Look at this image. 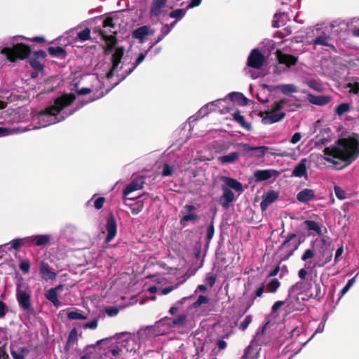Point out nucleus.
Instances as JSON below:
<instances>
[{
  "mask_svg": "<svg viewBox=\"0 0 359 359\" xmlns=\"http://www.w3.org/2000/svg\"><path fill=\"white\" fill-rule=\"evenodd\" d=\"M297 291H300L306 297L302 298L304 301L314 299L319 302L325 294V289L322 290L320 283H317L316 280H313V278L300 280L292 285L289 289V296Z\"/></svg>",
  "mask_w": 359,
  "mask_h": 359,
  "instance_id": "nucleus-3",
  "label": "nucleus"
},
{
  "mask_svg": "<svg viewBox=\"0 0 359 359\" xmlns=\"http://www.w3.org/2000/svg\"><path fill=\"white\" fill-rule=\"evenodd\" d=\"M296 237H297V234H296V233H292L289 234V235L286 237V238H285V240L283 241V243H282L281 247H282V248H287V247H289V246H290V242L292 239H294V238H296Z\"/></svg>",
  "mask_w": 359,
  "mask_h": 359,
  "instance_id": "nucleus-63",
  "label": "nucleus"
},
{
  "mask_svg": "<svg viewBox=\"0 0 359 359\" xmlns=\"http://www.w3.org/2000/svg\"><path fill=\"white\" fill-rule=\"evenodd\" d=\"M229 97L232 101H236L242 104L241 102H245L247 98L241 93L233 92L229 94Z\"/></svg>",
  "mask_w": 359,
  "mask_h": 359,
  "instance_id": "nucleus-45",
  "label": "nucleus"
},
{
  "mask_svg": "<svg viewBox=\"0 0 359 359\" xmlns=\"http://www.w3.org/2000/svg\"><path fill=\"white\" fill-rule=\"evenodd\" d=\"M97 32L105 41L104 53L109 54L112 52V35H107L104 30L99 28Z\"/></svg>",
  "mask_w": 359,
  "mask_h": 359,
  "instance_id": "nucleus-27",
  "label": "nucleus"
},
{
  "mask_svg": "<svg viewBox=\"0 0 359 359\" xmlns=\"http://www.w3.org/2000/svg\"><path fill=\"white\" fill-rule=\"evenodd\" d=\"M266 60L264 55L258 49L252 50L248 57L247 65L248 67L256 69L262 68Z\"/></svg>",
  "mask_w": 359,
  "mask_h": 359,
  "instance_id": "nucleus-10",
  "label": "nucleus"
},
{
  "mask_svg": "<svg viewBox=\"0 0 359 359\" xmlns=\"http://www.w3.org/2000/svg\"><path fill=\"white\" fill-rule=\"evenodd\" d=\"M188 9L186 8H177L172 11L169 13L168 15L171 18L175 19V20H180L187 13Z\"/></svg>",
  "mask_w": 359,
  "mask_h": 359,
  "instance_id": "nucleus-38",
  "label": "nucleus"
},
{
  "mask_svg": "<svg viewBox=\"0 0 359 359\" xmlns=\"http://www.w3.org/2000/svg\"><path fill=\"white\" fill-rule=\"evenodd\" d=\"M16 298L20 309L24 311L32 310L31 291L29 287L23 283L22 279L17 283Z\"/></svg>",
  "mask_w": 359,
  "mask_h": 359,
  "instance_id": "nucleus-7",
  "label": "nucleus"
},
{
  "mask_svg": "<svg viewBox=\"0 0 359 359\" xmlns=\"http://www.w3.org/2000/svg\"><path fill=\"white\" fill-rule=\"evenodd\" d=\"M304 223L309 231H314L319 236L323 234L321 227L316 222L306 220Z\"/></svg>",
  "mask_w": 359,
  "mask_h": 359,
  "instance_id": "nucleus-33",
  "label": "nucleus"
},
{
  "mask_svg": "<svg viewBox=\"0 0 359 359\" xmlns=\"http://www.w3.org/2000/svg\"><path fill=\"white\" fill-rule=\"evenodd\" d=\"M238 147L244 154H251L253 149L250 144L243 143L238 144Z\"/></svg>",
  "mask_w": 359,
  "mask_h": 359,
  "instance_id": "nucleus-58",
  "label": "nucleus"
},
{
  "mask_svg": "<svg viewBox=\"0 0 359 359\" xmlns=\"http://www.w3.org/2000/svg\"><path fill=\"white\" fill-rule=\"evenodd\" d=\"M264 283H262L261 285L259 286V288L257 289V290L255 291V295H252L251 296V299H252V303L248 305V306L247 307L246 309V311L251 306V305L252 304L254 300L257 298V297H260L262 296L263 293H264Z\"/></svg>",
  "mask_w": 359,
  "mask_h": 359,
  "instance_id": "nucleus-49",
  "label": "nucleus"
},
{
  "mask_svg": "<svg viewBox=\"0 0 359 359\" xmlns=\"http://www.w3.org/2000/svg\"><path fill=\"white\" fill-rule=\"evenodd\" d=\"M173 167L168 165V163H165L163 166L162 170V176L163 177H169L172 175L173 174Z\"/></svg>",
  "mask_w": 359,
  "mask_h": 359,
  "instance_id": "nucleus-54",
  "label": "nucleus"
},
{
  "mask_svg": "<svg viewBox=\"0 0 359 359\" xmlns=\"http://www.w3.org/2000/svg\"><path fill=\"white\" fill-rule=\"evenodd\" d=\"M334 194L337 198L339 200H344L347 198V194L339 186H334Z\"/></svg>",
  "mask_w": 359,
  "mask_h": 359,
  "instance_id": "nucleus-53",
  "label": "nucleus"
},
{
  "mask_svg": "<svg viewBox=\"0 0 359 359\" xmlns=\"http://www.w3.org/2000/svg\"><path fill=\"white\" fill-rule=\"evenodd\" d=\"M125 203L130 208L132 213L134 215L138 214L142 211L144 207L143 201L140 197L135 198L127 196L125 199Z\"/></svg>",
  "mask_w": 359,
  "mask_h": 359,
  "instance_id": "nucleus-12",
  "label": "nucleus"
},
{
  "mask_svg": "<svg viewBox=\"0 0 359 359\" xmlns=\"http://www.w3.org/2000/svg\"><path fill=\"white\" fill-rule=\"evenodd\" d=\"M40 274L42 278L46 280H52L56 278L57 273L52 271L49 264L45 262H42L40 265Z\"/></svg>",
  "mask_w": 359,
  "mask_h": 359,
  "instance_id": "nucleus-20",
  "label": "nucleus"
},
{
  "mask_svg": "<svg viewBox=\"0 0 359 359\" xmlns=\"http://www.w3.org/2000/svg\"><path fill=\"white\" fill-rule=\"evenodd\" d=\"M62 290V285H60L55 287H53L49 289L45 293L46 298L50 301L55 307L58 308L62 304L61 302L58 299L57 292L59 290Z\"/></svg>",
  "mask_w": 359,
  "mask_h": 359,
  "instance_id": "nucleus-14",
  "label": "nucleus"
},
{
  "mask_svg": "<svg viewBox=\"0 0 359 359\" xmlns=\"http://www.w3.org/2000/svg\"><path fill=\"white\" fill-rule=\"evenodd\" d=\"M149 34V27L148 26H142L133 32V37L139 39L143 42L146 36Z\"/></svg>",
  "mask_w": 359,
  "mask_h": 359,
  "instance_id": "nucleus-29",
  "label": "nucleus"
},
{
  "mask_svg": "<svg viewBox=\"0 0 359 359\" xmlns=\"http://www.w3.org/2000/svg\"><path fill=\"white\" fill-rule=\"evenodd\" d=\"M223 179L225 184L230 188L233 189L237 191H243V185L240 182L227 177H224Z\"/></svg>",
  "mask_w": 359,
  "mask_h": 359,
  "instance_id": "nucleus-31",
  "label": "nucleus"
},
{
  "mask_svg": "<svg viewBox=\"0 0 359 359\" xmlns=\"http://www.w3.org/2000/svg\"><path fill=\"white\" fill-rule=\"evenodd\" d=\"M98 326V320L97 318L93 319L92 321L86 323L83 325V327L85 330L90 329V330H95Z\"/></svg>",
  "mask_w": 359,
  "mask_h": 359,
  "instance_id": "nucleus-56",
  "label": "nucleus"
},
{
  "mask_svg": "<svg viewBox=\"0 0 359 359\" xmlns=\"http://www.w3.org/2000/svg\"><path fill=\"white\" fill-rule=\"evenodd\" d=\"M252 318L250 315L245 316L244 320L241 323L239 329L243 331L245 330L252 322Z\"/></svg>",
  "mask_w": 359,
  "mask_h": 359,
  "instance_id": "nucleus-57",
  "label": "nucleus"
},
{
  "mask_svg": "<svg viewBox=\"0 0 359 359\" xmlns=\"http://www.w3.org/2000/svg\"><path fill=\"white\" fill-rule=\"evenodd\" d=\"M306 158H303L300 162L295 166L292 171V176L297 177H307V168H306Z\"/></svg>",
  "mask_w": 359,
  "mask_h": 359,
  "instance_id": "nucleus-23",
  "label": "nucleus"
},
{
  "mask_svg": "<svg viewBox=\"0 0 359 359\" xmlns=\"http://www.w3.org/2000/svg\"><path fill=\"white\" fill-rule=\"evenodd\" d=\"M278 197V192L270 190L263 196V199L260 203V207L262 210H266L268 207L271 205Z\"/></svg>",
  "mask_w": 359,
  "mask_h": 359,
  "instance_id": "nucleus-17",
  "label": "nucleus"
},
{
  "mask_svg": "<svg viewBox=\"0 0 359 359\" xmlns=\"http://www.w3.org/2000/svg\"><path fill=\"white\" fill-rule=\"evenodd\" d=\"M239 154L237 151L231 152L229 154L221 156L218 158L219 161L222 163H232L238 160Z\"/></svg>",
  "mask_w": 359,
  "mask_h": 359,
  "instance_id": "nucleus-30",
  "label": "nucleus"
},
{
  "mask_svg": "<svg viewBox=\"0 0 359 359\" xmlns=\"http://www.w3.org/2000/svg\"><path fill=\"white\" fill-rule=\"evenodd\" d=\"M107 235L105 238V243H108L112 239V214H109L106 224Z\"/></svg>",
  "mask_w": 359,
  "mask_h": 359,
  "instance_id": "nucleus-42",
  "label": "nucleus"
},
{
  "mask_svg": "<svg viewBox=\"0 0 359 359\" xmlns=\"http://www.w3.org/2000/svg\"><path fill=\"white\" fill-rule=\"evenodd\" d=\"M48 52L51 57L61 60L65 59L67 55L66 50L61 46H50L48 48Z\"/></svg>",
  "mask_w": 359,
  "mask_h": 359,
  "instance_id": "nucleus-25",
  "label": "nucleus"
},
{
  "mask_svg": "<svg viewBox=\"0 0 359 359\" xmlns=\"http://www.w3.org/2000/svg\"><path fill=\"white\" fill-rule=\"evenodd\" d=\"M276 90H280L283 95H287L297 92V88L293 84H283L277 86Z\"/></svg>",
  "mask_w": 359,
  "mask_h": 359,
  "instance_id": "nucleus-32",
  "label": "nucleus"
},
{
  "mask_svg": "<svg viewBox=\"0 0 359 359\" xmlns=\"http://www.w3.org/2000/svg\"><path fill=\"white\" fill-rule=\"evenodd\" d=\"M200 219V216L196 213H189L183 216L180 221L181 226L185 227L187 225V222L189 221L195 222Z\"/></svg>",
  "mask_w": 359,
  "mask_h": 359,
  "instance_id": "nucleus-37",
  "label": "nucleus"
},
{
  "mask_svg": "<svg viewBox=\"0 0 359 359\" xmlns=\"http://www.w3.org/2000/svg\"><path fill=\"white\" fill-rule=\"evenodd\" d=\"M269 149L266 146L253 147L252 151L250 154V156L257 158H262L264 156L266 152Z\"/></svg>",
  "mask_w": 359,
  "mask_h": 359,
  "instance_id": "nucleus-35",
  "label": "nucleus"
},
{
  "mask_svg": "<svg viewBox=\"0 0 359 359\" xmlns=\"http://www.w3.org/2000/svg\"><path fill=\"white\" fill-rule=\"evenodd\" d=\"M215 281L216 276L211 274L210 273L207 274L205 278V282L209 285L210 287H212L215 285Z\"/></svg>",
  "mask_w": 359,
  "mask_h": 359,
  "instance_id": "nucleus-62",
  "label": "nucleus"
},
{
  "mask_svg": "<svg viewBox=\"0 0 359 359\" xmlns=\"http://www.w3.org/2000/svg\"><path fill=\"white\" fill-rule=\"evenodd\" d=\"M285 13H276L274 15V18L276 20H274L273 21V27H279L280 25V19L281 18H283V17L285 16Z\"/></svg>",
  "mask_w": 359,
  "mask_h": 359,
  "instance_id": "nucleus-61",
  "label": "nucleus"
},
{
  "mask_svg": "<svg viewBox=\"0 0 359 359\" xmlns=\"http://www.w3.org/2000/svg\"><path fill=\"white\" fill-rule=\"evenodd\" d=\"M309 102L318 106H324L331 101V97L328 95H314L309 94L308 95Z\"/></svg>",
  "mask_w": 359,
  "mask_h": 359,
  "instance_id": "nucleus-22",
  "label": "nucleus"
},
{
  "mask_svg": "<svg viewBox=\"0 0 359 359\" xmlns=\"http://www.w3.org/2000/svg\"><path fill=\"white\" fill-rule=\"evenodd\" d=\"M145 184V178L144 176H138L133 179V180L127 185L123 191V195L127 197L132 192L142 189Z\"/></svg>",
  "mask_w": 359,
  "mask_h": 359,
  "instance_id": "nucleus-11",
  "label": "nucleus"
},
{
  "mask_svg": "<svg viewBox=\"0 0 359 359\" xmlns=\"http://www.w3.org/2000/svg\"><path fill=\"white\" fill-rule=\"evenodd\" d=\"M280 283L277 278H273L266 285V290L268 292L274 293L279 288Z\"/></svg>",
  "mask_w": 359,
  "mask_h": 359,
  "instance_id": "nucleus-41",
  "label": "nucleus"
},
{
  "mask_svg": "<svg viewBox=\"0 0 359 359\" xmlns=\"http://www.w3.org/2000/svg\"><path fill=\"white\" fill-rule=\"evenodd\" d=\"M234 194L228 187L223 188V194L220 198L219 203L225 209L229 207V204L234 200Z\"/></svg>",
  "mask_w": 359,
  "mask_h": 359,
  "instance_id": "nucleus-19",
  "label": "nucleus"
},
{
  "mask_svg": "<svg viewBox=\"0 0 359 359\" xmlns=\"http://www.w3.org/2000/svg\"><path fill=\"white\" fill-rule=\"evenodd\" d=\"M79 340L78 332L76 328H73L69 333L67 342L74 345Z\"/></svg>",
  "mask_w": 359,
  "mask_h": 359,
  "instance_id": "nucleus-48",
  "label": "nucleus"
},
{
  "mask_svg": "<svg viewBox=\"0 0 359 359\" xmlns=\"http://www.w3.org/2000/svg\"><path fill=\"white\" fill-rule=\"evenodd\" d=\"M168 0H152L149 14L151 16L158 17L165 7Z\"/></svg>",
  "mask_w": 359,
  "mask_h": 359,
  "instance_id": "nucleus-16",
  "label": "nucleus"
},
{
  "mask_svg": "<svg viewBox=\"0 0 359 359\" xmlns=\"http://www.w3.org/2000/svg\"><path fill=\"white\" fill-rule=\"evenodd\" d=\"M254 348L252 346H248L245 351L244 354L241 359H257L259 356V352L254 353Z\"/></svg>",
  "mask_w": 359,
  "mask_h": 359,
  "instance_id": "nucleus-39",
  "label": "nucleus"
},
{
  "mask_svg": "<svg viewBox=\"0 0 359 359\" xmlns=\"http://www.w3.org/2000/svg\"><path fill=\"white\" fill-rule=\"evenodd\" d=\"M31 53L30 46L23 43H18L12 47H5L1 50V53L5 55L6 59L11 62H15L18 60L27 59Z\"/></svg>",
  "mask_w": 359,
  "mask_h": 359,
  "instance_id": "nucleus-5",
  "label": "nucleus"
},
{
  "mask_svg": "<svg viewBox=\"0 0 359 359\" xmlns=\"http://www.w3.org/2000/svg\"><path fill=\"white\" fill-rule=\"evenodd\" d=\"M95 351H93V348H90V345L86 346L83 351V355L81 356L80 359H95Z\"/></svg>",
  "mask_w": 359,
  "mask_h": 359,
  "instance_id": "nucleus-46",
  "label": "nucleus"
},
{
  "mask_svg": "<svg viewBox=\"0 0 359 359\" xmlns=\"http://www.w3.org/2000/svg\"><path fill=\"white\" fill-rule=\"evenodd\" d=\"M210 301V299L204 295H200L198 299L193 303L192 307L194 309L198 308L202 304H208Z\"/></svg>",
  "mask_w": 359,
  "mask_h": 359,
  "instance_id": "nucleus-51",
  "label": "nucleus"
},
{
  "mask_svg": "<svg viewBox=\"0 0 359 359\" xmlns=\"http://www.w3.org/2000/svg\"><path fill=\"white\" fill-rule=\"evenodd\" d=\"M29 65L33 69L38 72H42L44 70L43 65L39 61V60L33 57L29 58Z\"/></svg>",
  "mask_w": 359,
  "mask_h": 359,
  "instance_id": "nucleus-44",
  "label": "nucleus"
},
{
  "mask_svg": "<svg viewBox=\"0 0 359 359\" xmlns=\"http://www.w3.org/2000/svg\"><path fill=\"white\" fill-rule=\"evenodd\" d=\"M232 116L233 119L247 131H251L252 130L251 123L245 121V117L240 114L239 111H235Z\"/></svg>",
  "mask_w": 359,
  "mask_h": 359,
  "instance_id": "nucleus-26",
  "label": "nucleus"
},
{
  "mask_svg": "<svg viewBox=\"0 0 359 359\" xmlns=\"http://www.w3.org/2000/svg\"><path fill=\"white\" fill-rule=\"evenodd\" d=\"M323 151L325 155L329 156H325L324 159L334 164L335 168L339 163L334 158L350 165L359 156V138L355 135L340 138L334 145L325 148Z\"/></svg>",
  "mask_w": 359,
  "mask_h": 359,
  "instance_id": "nucleus-1",
  "label": "nucleus"
},
{
  "mask_svg": "<svg viewBox=\"0 0 359 359\" xmlns=\"http://www.w3.org/2000/svg\"><path fill=\"white\" fill-rule=\"evenodd\" d=\"M124 54V48H117L114 52V75L116 73V77L118 78V81L114 83V88L117 86L121 81H123L125 78H126L136 67L139 65L145 58L146 53H140L135 64L132 67L128 69L124 70L121 74H118L117 72V68L118 65L121 62V58Z\"/></svg>",
  "mask_w": 359,
  "mask_h": 359,
  "instance_id": "nucleus-6",
  "label": "nucleus"
},
{
  "mask_svg": "<svg viewBox=\"0 0 359 359\" xmlns=\"http://www.w3.org/2000/svg\"><path fill=\"white\" fill-rule=\"evenodd\" d=\"M214 234H215L214 222H213V221H212L210 222V224H209V226H208L207 236H206L207 240L208 241H210L212 238Z\"/></svg>",
  "mask_w": 359,
  "mask_h": 359,
  "instance_id": "nucleus-59",
  "label": "nucleus"
},
{
  "mask_svg": "<svg viewBox=\"0 0 359 359\" xmlns=\"http://www.w3.org/2000/svg\"><path fill=\"white\" fill-rule=\"evenodd\" d=\"M77 37L81 41H86L90 38V30L85 28L77 34Z\"/></svg>",
  "mask_w": 359,
  "mask_h": 359,
  "instance_id": "nucleus-52",
  "label": "nucleus"
},
{
  "mask_svg": "<svg viewBox=\"0 0 359 359\" xmlns=\"http://www.w3.org/2000/svg\"><path fill=\"white\" fill-rule=\"evenodd\" d=\"M19 266L24 273H28L30 271V263L27 259L20 261Z\"/></svg>",
  "mask_w": 359,
  "mask_h": 359,
  "instance_id": "nucleus-55",
  "label": "nucleus"
},
{
  "mask_svg": "<svg viewBox=\"0 0 359 359\" xmlns=\"http://www.w3.org/2000/svg\"><path fill=\"white\" fill-rule=\"evenodd\" d=\"M29 245L34 244L36 246H43L48 244L50 240L49 235H38L29 237Z\"/></svg>",
  "mask_w": 359,
  "mask_h": 359,
  "instance_id": "nucleus-24",
  "label": "nucleus"
},
{
  "mask_svg": "<svg viewBox=\"0 0 359 359\" xmlns=\"http://www.w3.org/2000/svg\"><path fill=\"white\" fill-rule=\"evenodd\" d=\"M104 201H105V198L104 197L97 198L94 202V207L97 210L101 209L103 207Z\"/></svg>",
  "mask_w": 359,
  "mask_h": 359,
  "instance_id": "nucleus-64",
  "label": "nucleus"
},
{
  "mask_svg": "<svg viewBox=\"0 0 359 359\" xmlns=\"http://www.w3.org/2000/svg\"><path fill=\"white\" fill-rule=\"evenodd\" d=\"M93 351L97 352L101 359H111L112 355V337L100 339L95 344L90 345Z\"/></svg>",
  "mask_w": 359,
  "mask_h": 359,
  "instance_id": "nucleus-9",
  "label": "nucleus"
},
{
  "mask_svg": "<svg viewBox=\"0 0 359 359\" xmlns=\"http://www.w3.org/2000/svg\"><path fill=\"white\" fill-rule=\"evenodd\" d=\"M67 318L70 320H86L88 316L85 315L81 310L72 311L67 313Z\"/></svg>",
  "mask_w": 359,
  "mask_h": 359,
  "instance_id": "nucleus-36",
  "label": "nucleus"
},
{
  "mask_svg": "<svg viewBox=\"0 0 359 359\" xmlns=\"http://www.w3.org/2000/svg\"><path fill=\"white\" fill-rule=\"evenodd\" d=\"M313 256H314L313 250H311V249H307V250H305L304 254L302 255L301 258H302V261L306 262L308 259L313 258Z\"/></svg>",
  "mask_w": 359,
  "mask_h": 359,
  "instance_id": "nucleus-60",
  "label": "nucleus"
},
{
  "mask_svg": "<svg viewBox=\"0 0 359 359\" xmlns=\"http://www.w3.org/2000/svg\"><path fill=\"white\" fill-rule=\"evenodd\" d=\"M276 53L279 63L285 65L287 67L295 65L298 62L297 57L292 55L283 53L280 50H278Z\"/></svg>",
  "mask_w": 359,
  "mask_h": 359,
  "instance_id": "nucleus-13",
  "label": "nucleus"
},
{
  "mask_svg": "<svg viewBox=\"0 0 359 359\" xmlns=\"http://www.w3.org/2000/svg\"><path fill=\"white\" fill-rule=\"evenodd\" d=\"M279 172L276 170H258L255 172L254 177L257 182L265 181L273 175H278Z\"/></svg>",
  "mask_w": 359,
  "mask_h": 359,
  "instance_id": "nucleus-18",
  "label": "nucleus"
},
{
  "mask_svg": "<svg viewBox=\"0 0 359 359\" xmlns=\"http://www.w3.org/2000/svg\"><path fill=\"white\" fill-rule=\"evenodd\" d=\"M321 257L325 258V259L323 262L319 265V266H324L332 260V253L330 250H323L321 252Z\"/></svg>",
  "mask_w": 359,
  "mask_h": 359,
  "instance_id": "nucleus-47",
  "label": "nucleus"
},
{
  "mask_svg": "<svg viewBox=\"0 0 359 359\" xmlns=\"http://www.w3.org/2000/svg\"><path fill=\"white\" fill-rule=\"evenodd\" d=\"M29 237L14 239L11 241V248L18 250L22 246L29 245Z\"/></svg>",
  "mask_w": 359,
  "mask_h": 359,
  "instance_id": "nucleus-34",
  "label": "nucleus"
},
{
  "mask_svg": "<svg viewBox=\"0 0 359 359\" xmlns=\"http://www.w3.org/2000/svg\"><path fill=\"white\" fill-rule=\"evenodd\" d=\"M330 40V36H327L325 34H323V35H320V36H317L314 41H313V44L314 45H321V46H327V47H330V48H332L335 53L337 52V48L336 47L333 45V44H331V43H328V41Z\"/></svg>",
  "mask_w": 359,
  "mask_h": 359,
  "instance_id": "nucleus-28",
  "label": "nucleus"
},
{
  "mask_svg": "<svg viewBox=\"0 0 359 359\" xmlns=\"http://www.w3.org/2000/svg\"><path fill=\"white\" fill-rule=\"evenodd\" d=\"M188 315L186 313L180 314L176 318L164 317L155 323V327H166L167 330L184 327L187 322Z\"/></svg>",
  "mask_w": 359,
  "mask_h": 359,
  "instance_id": "nucleus-8",
  "label": "nucleus"
},
{
  "mask_svg": "<svg viewBox=\"0 0 359 359\" xmlns=\"http://www.w3.org/2000/svg\"><path fill=\"white\" fill-rule=\"evenodd\" d=\"M346 88H349V93L353 95L359 94V82H350L346 84Z\"/></svg>",
  "mask_w": 359,
  "mask_h": 359,
  "instance_id": "nucleus-50",
  "label": "nucleus"
},
{
  "mask_svg": "<svg viewBox=\"0 0 359 359\" xmlns=\"http://www.w3.org/2000/svg\"><path fill=\"white\" fill-rule=\"evenodd\" d=\"M286 114L285 112H273V111H266V116L263 117L262 121L264 124H272L282 121Z\"/></svg>",
  "mask_w": 359,
  "mask_h": 359,
  "instance_id": "nucleus-15",
  "label": "nucleus"
},
{
  "mask_svg": "<svg viewBox=\"0 0 359 359\" xmlns=\"http://www.w3.org/2000/svg\"><path fill=\"white\" fill-rule=\"evenodd\" d=\"M306 84L311 88L318 92H323V87L319 81L316 79H309L306 81Z\"/></svg>",
  "mask_w": 359,
  "mask_h": 359,
  "instance_id": "nucleus-43",
  "label": "nucleus"
},
{
  "mask_svg": "<svg viewBox=\"0 0 359 359\" xmlns=\"http://www.w3.org/2000/svg\"><path fill=\"white\" fill-rule=\"evenodd\" d=\"M351 110V104L346 102H342L336 107L334 112L337 115L341 116Z\"/></svg>",
  "mask_w": 359,
  "mask_h": 359,
  "instance_id": "nucleus-40",
  "label": "nucleus"
},
{
  "mask_svg": "<svg viewBox=\"0 0 359 359\" xmlns=\"http://www.w3.org/2000/svg\"><path fill=\"white\" fill-rule=\"evenodd\" d=\"M114 340L116 341L114 346V356L135 352L138 347L136 340L128 332L116 334L114 335Z\"/></svg>",
  "mask_w": 359,
  "mask_h": 359,
  "instance_id": "nucleus-4",
  "label": "nucleus"
},
{
  "mask_svg": "<svg viewBox=\"0 0 359 359\" xmlns=\"http://www.w3.org/2000/svg\"><path fill=\"white\" fill-rule=\"evenodd\" d=\"M316 198L314 191L310 189H304L297 195L298 201L302 203H307L309 201Z\"/></svg>",
  "mask_w": 359,
  "mask_h": 359,
  "instance_id": "nucleus-21",
  "label": "nucleus"
},
{
  "mask_svg": "<svg viewBox=\"0 0 359 359\" xmlns=\"http://www.w3.org/2000/svg\"><path fill=\"white\" fill-rule=\"evenodd\" d=\"M76 97L72 93H65L57 97L54 100V104L38 113V118L40 121H43L46 126L58 122V114L65 108L70 106L75 100Z\"/></svg>",
  "mask_w": 359,
  "mask_h": 359,
  "instance_id": "nucleus-2",
  "label": "nucleus"
}]
</instances>
